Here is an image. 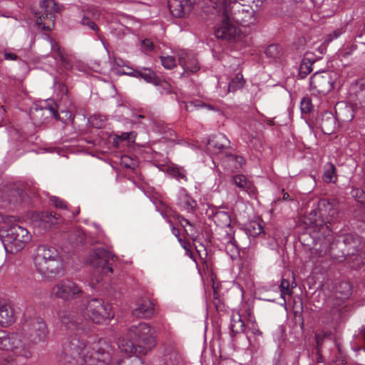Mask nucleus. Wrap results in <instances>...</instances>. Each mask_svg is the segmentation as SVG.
<instances>
[{
  "label": "nucleus",
  "instance_id": "obj_29",
  "mask_svg": "<svg viewBox=\"0 0 365 365\" xmlns=\"http://www.w3.org/2000/svg\"><path fill=\"white\" fill-rule=\"evenodd\" d=\"M118 346L121 352L125 354H135V356H143L139 354L137 349L136 343L133 338H129L128 336L126 338H120L118 341Z\"/></svg>",
  "mask_w": 365,
  "mask_h": 365
},
{
  "label": "nucleus",
  "instance_id": "obj_4",
  "mask_svg": "<svg viewBox=\"0 0 365 365\" xmlns=\"http://www.w3.org/2000/svg\"><path fill=\"white\" fill-rule=\"evenodd\" d=\"M21 334L27 338L29 343L36 344L45 341L48 334V329L43 319L29 318L22 324Z\"/></svg>",
  "mask_w": 365,
  "mask_h": 365
},
{
  "label": "nucleus",
  "instance_id": "obj_53",
  "mask_svg": "<svg viewBox=\"0 0 365 365\" xmlns=\"http://www.w3.org/2000/svg\"><path fill=\"white\" fill-rule=\"evenodd\" d=\"M279 289L282 295H290L292 294V288L290 287L289 281L285 279H282L280 283Z\"/></svg>",
  "mask_w": 365,
  "mask_h": 365
},
{
  "label": "nucleus",
  "instance_id": "obj_43",
  "mask_svg": "<svg viewBox=\"0 0 365 365\" xmlns=\"http://www.w3.org/2000/svg\"><path fill=\"white\" fill-rule=\"evenodd\" d=\"M110 363L111 360L107 364V365H144L141 358L139 356L123 359L119 360L114 364H111Z\"/></svg>",
  "mask_w": 365,
  "mask_h": 365
},
{
  "label": "nucleus",
  "instance_id": "obj_42",
  "mask_svg": "<svg viewBox=\"0 0 365 365\" xmlns=\"http://www.w3.org/2000/svg\"><path fill=\"white\" fill-rule=\"evenodd\" d=\"M168 173L172 177L178 179V180H183L185 181L187 180V176L185 170L182 168H180L178 167H169L167 169Z\"/></svg>",
  "mask_w": 365,
  "mask_h": 365
},
{
  "label": "nucleus",
  "instance_id": "obj_40",
  "mask_svg": "<svg viewBox=\"0 0 365 365\" xmlns=\"http://www.w3.org/2000/svg\"><path fill=\"white\" fill-rule=\"evenodd\" d=\"M180 203L187 211H194L197 207V202L189 195L185 194L180 199Z\"/></svg>",
  "mask_w": 365,
  "mask_h": 365
},
{
  "label": "nucleus",
  "instance_id": "obj_33",
  "mask_svg": "<svg viewBox=\"0 0 365 365\" xmlns=\"http://www.w3.org/2000/svg\"><path fill=\"white\" fill-rule=\"evenodd\" d=\"M345 261L351 269H360L365 266V252L359 250V252H356L350 257H346Z\"/></svg>",
  "mask_w": 365,
  "mask_h": 365
},
{
  "label": "nucleus",
  "instance_id": "obj_28",
  "mask_svg": "<svg viewBox=\"0 0 365 365\" xmlns=\"http://www.w3.org/2000/svg\"><path fill=\"white\" fill-rule=\"evenodd\" d=\"M39 225L44 229H48L51 225H57L62 221L60 215L52 212H42L39 215Z\"/></svg>",
  "mask_w": 365,
  "mask_h": 365
},
{
  "label": "nucleus",
  "instance_id": "obj_24",
  "mask_svg": "<svg viewBox=\"0 0 365 365\" xmlns=\"http://www.w3.org/2000/svg\"><path fill=\"white\" fill-rule=\"evenodd\" d=\"M130 72H122L123 75H128L133 77L142 78L147 83H153L154 85H159L160 80L156 73L148 68H142L140 70H134L129 68Z\"/></svg>",
  "mask_w": 365,
  "mask_h": 365
},
{
  "label": "nucleus",
  "instance_id": "obj_25",
  "mask_svg": "<svg viewBox=\"0 0 365 365\" xmlns=\"http://www.w3.org/2000/svg\"><path fill=\"white\" fill-rule=\"evenodd\" d=\"M168 8L172 16L176 18H182L190 14L192 7L185 5L182 0H168Z\"/></svg>",
  "mask_w": 365,
  "mask_h": 365
},
{
  "label": "nucleus",
  "instance_id": "obj_48",
  "mask_svg": "<svg viewBox=\"0 0 365 365\" xmlns=\"http://www.w3.org/2000/svg\"><path fill=\"white\" fill-rule=\"evenodd\" d=\"M10 336L11 334H9L6 331L0 330V349L6 351L8 350V346H9Z\"/></svg>",
  "mask_w": 365,
  "mask_h": 365
},
{
  "label": "nucleus",
  "instance_id": "obj_18",
  "mask_svg": "<svg viewBox=\"0 0 365 365\" xmlns=\"http://www.w3.org/2000/svg\"><path fill=\"white\" fill-rule=\"evenodd\" d=\"M58 257H60V255L55 247L46 245H41L38 246L36 250L34 257V265L36 267L43 264V263L51 261Z\"/></svg>",
  "mask_w": 365,
  "mask_h": 365
},
{
  "label": "nucleus",
  "instance_id": "obj_34",
  "mask_svg": "<svg viewBox=\"0 0 365 365\" xmlns=\"http://www.w3.org/2000/svg\"><path fill=\"white\" fill-rule=\"evenodd\" d=\"M305 223L316 227H322L324 225V221L321 217V212L319 210V204L317 207L312 210L305 217Z\"/></svg>",
  "mask_w": 365,
  "mask_h": 365
},
{
  "label": "nucleus",
  "instance_id": "obj_5",
  "mask_svg": "<svg viewBox=\"0 0 365 365\" xmlns=\"http://www.w3.org/2000/svg\"><path fill=\"white\" fill-rule=\"evenodd\" d=\"M84 314L93 323L99 324L107 323L113 317L110 305L98 298H92L87 302Z\"/></svg>",
  "mask_w": 365,
  "mask_h": 365
},
{
  "label": "nucleus",
  "instance_id": "obj_20",
  "mask_svg": "<svg viewBox=\"0 0 365 365\" xmlns=\"http://www.w3.org/2000/svg\"><path fill=\"white\" fill-rule=\"evenodd\" d=\"M350 99L363 111H365V81L360 80L351 85Z\"/></svg>",
  "mask_w": 365,
  "mask_h": 365
},
{
  "label": "nucleus",
  "instance_id": "obj_22",
  "mask_svg": "<svg viewBox=\"0 0 365 365\" xmlns=\"http://www.w3.org/2000/svg\"><path fill=\"white\" fill-rule=\"evenodd\" d=\"M24 191L16 184H9L4 187L1 198L9 203H20L23 199Z\"/></svg>",
  "mask_w": 365,
  "mask_h": 365
},
{
  "label": "nucleus",
  "instance_id": "obj_57",
  "mask_svg": "<svg viewBox=\"0 0 365 365\" xmlns=\"http://www.w3.org/2000/svg\"><path fill=\"white\" fill-rule=\"evenodd\" d=\"M121 164L127 168H131L134 169L135 166V162L133 161L131 158H130L128 156L125 155L122 158V163Z\"/></svg>",
  "mask_w": 365,
  "mask_h": 365
},
{
  "label": "nucleus",
  "instance_id": "obj_60",
  "mask_svg": "<svg viewBox=\"0 0 365 365\" xmlns=\"http://www.w3.org/2000/svg\"><path fill=\"white\" fill-rule=\"evenodd\" d=\"M195 249H196V251L198 253L200 257L202 259H203L204 258H205L207 257V254L206 249H205L204 245L200 243L199 245V246H195Z\"/></svg>",
  "mask_w": 365,
  "mask_h": 365
},
{
  "label": "nucleus",
  "instance_id": "obj_46",
  "mask_svg": "<svg viewBox=\"0 0 365 365\" xmlns=\"http://www.w3.org/2000/svg\"><path fill=\"white\" fill-rule=\"evenodd\" d=\"M180 64L185 71L195 73L200 69V66L195 61L190 62L182 61V58H179Z\"/></svg>",
  "mask_w": 365,
  "mask_h": 365
},
{
  "label": "nucleus",
  "instance_id": "obj_64",
  "mask_svg": "<svg viewBox=\"0 0 365 365\" xmlns=\"http://www.w3.org/2000/svg\"><path fill=\"white\" fill-rule=\"evenodd\" d=\"M4 56L6 60L9 61H16L19 59V56L16 54L9 52H4Z\"/></svg>",
  "mask_w": 365,
  "mask_h": 365
},
{
  "label": "nucleus",
  "instance_id": "obj_59",
  "mask_svg": "<svg viewBox=\"0 0 365 365\" xmlns=\"http://www.w3.org/2000/svg\"><path fill=\"white\" fill-rule=\"evenodd\" d=\"M185 231L192 240H195L197 237V231L193 224L191 223Z\"/></svg>",
  "mask_w": 365,
  "mask_h": 365
},
{
  "label": "nucleus",
  "instance_id": "obj_23",
  "mask_svg": "<svg viewBox=\"0 0 365 365\" xmlns=\"http://www.w3.org/2000/svg\"><path fill=\"white\" fill-rule=\"evenodd\" d=\"M232 0H204L202 9L205 13L220 14L226 13L227 7Z\"/></svg>",
  "mask_w": 365,
  "mask_h": 365
},
{
  "label": "nucleus",
  "instance_id": "obj_6",
  "mask_svg": "<svg viewBox=\"0 0 365 365\" xmlns=\"http://www.w3.org/2000/svg\"><path fill=\"white\" fill-rule=\"evenodd\" d=\"M40 9L34 11L38 27L46 31H49L54 25L55 13L58 11V6L53 0H41Z\"/></svg>",
  "mask_w": 365,
  "mask_h": 365
},
{
  "label": "nucleus",
  "instance_id": "obj_58",
  "mask_svg": "<svg viewBox=\"0 0 365 365\" xmlns=\"http://www.w3.org/2000/svg\"><path fill=\"white\" fill-rule=\"evenodd\" d=\"M51 202L53 203L56 207L66 210L67 208L66 203L62 200L61 199L57 197H52L51 199Z\"/></svg>",
  "mask_w": 365,
  "mask_h": 365
},
{
  "label": "nucleus",
  "instance_id": "obj_37",
  "mask_svg": "<svg viewBox=\"0 0 365 365\" xmlns=\"http://www.w3.org/2000/svg\"><path fill=\"white\" fill-rule=\"evenodd\" d=\"M230 329L234 336L244 331L245 323L239 313L232 314Z\"/></svg>",
  "mask_w": 365,
  "mask_h": 365
},
{
  "label": "nucleus",
  "instance_id": "obj_15",
  "mask_svg": "<svg viewBox=\"0 0 365 365\" xmlns=\"http://www.w3.org/2000/svg\"><path fill=\"white\" fill-rule=\"evenodd\" d=\"M22 337V335L19 334H11L9 346H8L7 351H11L16 356L28 359L31 356V352L29 344L24 341Z\"/></svg>",
  "mask_w": 365,
  "mask_h": 365
},
{
  "label": "nucleus",
  "instance_id": "obj_14",
  "mask_svg": "<svg viewBox=\"0 0 365 365\" xmlns=\"http://www.w3.org/2000/svg\"><path fill=\"white\" fill-rule=\"evenodd\" d=\"M36 269L39 274L46 278L56 279L64 275V267L61 256L36 266Z\"/></svg>",
  "mask_w": 365,
  "mask_h": 365
},
{
  "label": "nucleus",
  "instance_id": "obj_2",
  "mask_svg": "<svg viewBox=\"0 0 365 365\" xmlns=\"http://www.w3.org/2000/svg\"><path fill=\"white\" fill-rule=\"evenodd\" d=\"M0 237L7 253L14 254L21 251L31 240L29 231L16 224L9 227H3Z\"/></svg>",
  "mask_w": 365,
  "mask_h": 365
},
{
  "label": "nucleus",
  "instance_id": "obj_45",
  "mask_svg": "<svg viewBox=\"0 0 365 365\" xmlns=\"http://www.w3.org/2000/svg\"><path fill=\"white\" fill-rule=\"evenodd\" d=\"M89 120L93 127L102 128L106 125V118L100 114H94L91 116Z\"/></svg>",
  "mask_w": 365,
  "mask_h": 365
},
{
  "label": "nucleus",
  "instance_id": "obj_38",
  "mask_svg": "<svg viewBox=\"0 0 365 365\" xmlns=\"http://www.w3.org/2000/svg\"><path fill=\"white\" fill-rule=\"evenodd\" d=\"M336 168L332 163H328L325 166V171L322 176L324 182H335L336 180Z\"/></svg>",
  "mask_w": 365,
  "mask_h": 365
},
{
  "label": "nucleus",
  "instance_id": "obj_36",
  "mask_svg": "<svg viewBox=\"0 0 365 365\" xmlns=\"http://www.w3.org/2000/svg\"><path fill=\"white\" fill-rule=\"evenodd\" d=\"M232 182L240 190L251 192L253 191V184L244 175H236L232 177Z\"/></svg>",
  "mask_w": 365,
  "mask_h": 365
},
{
  "label": "nucleus",
  "instance_id": "obj_49",
  "mask_svg": "<svg viewBox=\"0 0 365 365\" xmlns=\"http://www.w3.org/2000/svg\"><path fill=\"white\" fill-rule=\"evenodd\" d=\"M81 24L83 26H86L89 29L94 31L96 34L100 31L99 27L96 25V24L93 21V19L88 18L85 15H83L82 19L81 20Z\"/></svg>",
  "mask_w": 365,
  "mask_h": 365
},
{
  "label": "nucleus",
  "instance_id": "obj_35",
  "mask_svg": "<svg viewBox=\"0 0 365 365\" xmlns=\"http://www.w3.org/2000/svg\"><path fill=\"white\" fill-rule=\"evenodd\" d=\"M335 109L337 118L344 122H349L354 117V110L350 106L337 105Z\"/></svg>",
  "mask_w": 365,
  "mask_h": 365
},
{
  "label": "nucleus",
  "instance_id": "obj_50",
  "mask_svg": "<svg viewBox=\"0 0 365 365\" xmlns=\"http://www.w3.org/2000/svg\"><path fill=\"white\" fill-rule=\"evenodd\" d=\"M56 107V103H52L51 104H48L44 108V110L48 111L51 115L56 120L64 122V120L61 118Z\"/></svg>",
  "mask_w": 365,
  "mask_h": 365
},
{
  "label": "nucleus",
  "instance_id": "obj_39",
  "mask_svg": "<svg viewBox=\"0 0 365 365\" xmlns=\"http://www.w3.org/2000/svg\"><path fill=\"white\" fill-rule=\"evenodd\" d=\"M266 56L273 59L281 58L283 54L282 48L279 44H271L264 51Z\"/></svg>",
  "mask_w": 365,
  "mask_h": 365
},
{
  "label": "nucleus",
  "instance_id": "obj_19",
  "mask_svg": "<svg viewBox=\"0 0 365 365\" xmlns=\"http://www.w3.org/2000/svg\"><path fill=\"white\" fill-rule=\"evenodd\" d=\"M317 126L326 135L333 133L336 128V118L331 111H324L317 118Z\"/></svg>",
  "mask_w": 365,
  "mask_h": 365
},
{
  "label": "nucleus",
  "instance_id": "obj_13",
  "mask_svg": "<svg viewBox=\"0 0 365 365\" xmlns=\"http://www.w3.org/2000/svg\"><path fill=\"white\" fill-rule=\"evenodd\" d=\"M222 17L220 23L216 26L215 36L222 40L233 41L239 35L240 30L230 21L226 15L217 14Z\"/></svg>",
  "mask_w": 365,
  "mask_h": 365
},
{
  "label": "nucleus",
  "instance_id": "obj_12",
  "mask_svg": "<svg viewBox=\"0 0 365 365\" xmlns=\"http://www.w3.org/2000/svg\"><path fill=\"white\" fill-rule=\"evenodd\" d=\"M318 204L321 217L323 218L324 225L331 224L337 219L340 208V202L337 199H321Z\"/></svg>",
  "mask_w": 365,
  "mask_h": 365
},
{
  "label": "nucleus",
  "instance_id": "obj_47",
  "mask_svg": "<svg viewBox=\"0 0 365 365\" xmlns=\"http://www.w3.org/2000/svg\"><path fill=\"white\" fill-rule=\"evenodd\" d=\"M83 15L88 16L93 20L97 19L100 17L101 12L99 10L93 6H90L87 7L86 9L82 10Z\"/></svg>",
  "mask_w": 365,
  "mask_h": 365
},
{
  "label": "nucleus",
  "instance_id": "obj_26",
  "mask_svg": "<svg viewBox=\"0 0 365 365\" xmlns=\"http://www.w3.org/2000/svg\"><path fill=\"white\" fill-rule=\"evenodd\" d=\"M230 145V140L225 135L220 133L212 135L207 141V149L217 153Z\"/></svg>",
  "mask_w": 365,
  "mask_h": 365
},
{
  "label": "nucleus",
  "instance_id": "obj_17",
  "mask_svg": "<svg viewBox=\"0 0 365 365\" xmlns=\"http://www.w3.org/2000/svg\"><path fill=\"white\" fill-rule=\"evenodd\" d=\"M339 56L344 58L359 61L365 58V43H348L339 51Z\"/></svg>",
  "mask_w": 365,
  "mask_h": 365
},
{
  "label": "nucleus",
  "instance_id": "obj_54",
  "mask_svg": "<svg viewBox=\"0 0 365 365\" xmlns=\"http://www.w3.org/2000/svg\"><path fill=\"white\" fill-rule=\"evenodd\" d=\"M58 58L61 62L62 66L66 70H70L72 68L73 63L68 55L64 53L63 54H61L60 56H58Z\"/></svg>",
  "mask_w": 365,
  "mask_h": 365
},
{
  "label": "nucleus",
  "instance_id": "obj_52",
  "mask_svg": "<svg viewBox=\"0 0 365 365\" xmlns=\"http://www.w3.org/2000/svg\"><path fill=\"white\" fill-rule=\"evenodd\" d=\"M313 109L312 101L308 97H304L301 101V110L302 113H309Z\"/></svg>",
  "mask_w": 365,
  "mask_h": 365
},
{
  "label": "nucleus",
  "instance_id": "obj_63",
  "mask_svg": "<svg viewBox=\"0 0 365 365\" xmlns=\"http://www.w3.org/2000/svg\"><path fill=\"white\" fill-rule=\"evenodd\" d=\"M52 51L56 54L55 58H58L61 54L64 53V51L61 50V47L56 43L52 45Z\"/></svg>",
  "mask_w": 365,
  "mask_h": 365
},
{
  "label": "nucleus",
  "instance_id": "obj_11",
  "mask_svg": "<svg viewBox=\"0 0 365 365\" xmlns=\"http://www.w3.org/2000/svg\"><path fill=\"white\" fill-rule=\"evenodd\" d=\"M207 213L208 217H212L215 223L218 226L222 227H227L228 228V230H226V236L224 240L228 245H230L237 248V241L234 237L235 232L232 227H230L231 219L229 214L225 211H215L214 210H210Z\"/></svg>",
  "mask_w": 365,
  "mask_h": 365
},
{
  "label": "nucleus",
  "instance_id": "obj_44",
  "mask_svg": "<svg viewBox=\"0 0 365 365\" xmlns=\"http://www.w3.org/2000/svg\"><path fill=\"white\" fill-rule=\"evenodd\" d=\"M247 232L252 237H257L263 232V227L259 222H250L247 228Z\"/></svg>",
  "mask_w": 365,
  "mask_h": 365
},
{
  "label": "nucleus",
  "instance_id": "obj_62",
  "mask_svg": "<svg viewBox=\"0 0 365 365\" xmlns=\"http://www.w3.org/2000/svg\"><path fill=\"white\" fill-rule=\"evenodd\" d=\"M342 32L343 31L341 29H336L332 33L327 36V41H332L335 38H337L339 36H341Z\"/></svg>",
  "mask_w": 365,
  "mask_h": 365
},
{
  "label": "nucleus",
  "instance_id": "obj_41",
  "mask_svg": "<svg viewBox=\"0 0 365 365\" xmlns=\"http://www.w3.org/2000/svg\"><path fill=\"white\" fill-rule=\"evenodd\" d=\"M245 83V81L241 73H237L236 76L230 82L228 85L229 92H235L237 89L242 88Z\"/></svg>",
  "mask_w": 365,
  "mask_h": 365
},
{
  "label": "nucleus",
  "instance_id": "obj_16",
  "mask_svg": "<svg viewBox=\"0 0 365 365\" xmlns=\"http://www.w3.org/2000/svg\"><path fill=\"white\" fill-rule=\"evenodd\" d=\"M93 357L94 356H90L89 359H81L63 347L56 355V359L59 365H96V361Z\"/></svg>",
  "mask_w": 365,
  "mask_h": 365
},
{
  "label": "nucleus",
  "instance_id": "obj_8",
  "mask_svg": "<svg viewBox=\"0 0 365 365\" xmlns=\"http://www.w3.org/2000/svg\"><path fill=\"white\" fill-rule=\"evenodd\" d=\"M336 75L329 71L315 72L310 78L309 88L313 93L327 95L334 88Z\"/></svg>",
  "mask_w": 365,
  "mask_h": 365
},
{
  "label": "nucleus",
  "instance_id": "obj_1",
  "mask_svg": "<svg viewBox=\"0 0 365 365\" xmlns=\"http://www.w3.org/2000/svg\"><path fill=\"white\" fill-rule=\"evenodd\" d=\"M361 240L353 234H345L336 240L327 237L323 247L316 248L319 250V255L329 253V255L338 262H343L346 257L356 253L360 250Z\"/></svg>",
  "mask_w": 365,
  "mask_h": 365
},
{
  "label": "nucleus",
  "instance_id": "obj_56",
  "mask_svg": "<svg viewBox=\"0 0 365 365\" xmlns=\"http://www.w3.org/2000/svg\"><path fill=\"white\" fill-rule=\"evenodd\" d=\"M142 51L145 53L152 51L154 49L153 43L148 38L141 41Z\"/></svg>",
  "mask_w": 365,
  "mask_h": 365
},
{
  "label": "nucleus",
  "instance_id": "obj_3",
  "mask_svg": "<svg viewBox=\"0 0 365 365\" xmlns=\"http://www.w3.org/2000/svg\"><path fill=\"white\" fill-rule=\"evenodd\" d=\"M127 335L135 341L139 354L145 355L156 344L155 337L151 334L150 326L145 322L131 326Z\"/></svg>",
  "mask_w": 365,
  "mask_h": 365
},
{
  "label": "nucleus",
  "instance_id": "obj_31",
  "mask_svg": "<svg viewBox=\"0 0 365 365\" xmlns=\"http://www.w3.org/2000/svg\"><path fill=\"white\" fill-rule=\"evenodd\" d=\"M14 322V317L12 308L0 301V325L6 327L11 324Z\"/></svg>",
  "mask_w": 365,
  "mask_h": 365
},
{
  "label": "nucleus",
  "instance_id": "obj_7",
  "mask_svg": "<svg viewBox=\"0 0 365 365\" xmlns=\"http://www.w3.org/2000/svg\"><path fill=\"white\" fill-rule=\"evenodd\" d=\"M51 294L63 302H70L83 297L84 292L76 282L69 279H62L51 288Z\"/></svg>",
  "mask_w": 365,
  "mask_h": 365
},
{
  "label": "nucleus",
  "instance_id": "obj_21",
  "mask_svg": "<svg viewBox=\"0 0 365 365\" xmlns=\"http://www.w3.org/2000/svg\"><path fill=\"white\" fill-rule=\"evenodd\" d=\"M132 314L138 318L150 319L155 314L154 303L148 298L140 299L137 304V307L133 310Z\"/></svg>",
  "mask_w": 365,
  "mask_h": 365
},
{
  "label": "nucleus",
  "instance_id": "obj_9",
  "mask_svg": "<svg viewBox=\"0 0 365 365\" xmlns=\"http://www.w3.org/2000/svg\"><path fill=\"white\" fill-rule=\"evenodd\" d=\"M116 259L117 256L111 252L103 247H97L90 253L87 262L93 267L101 268L105 274L113 273V264Z\"/></svg>",
  "mask_w": 365,
  "mask_h": 365
},
{
  "label": "nucleus",
  "instance_id": "obj_55",
  "mask_svg": "<svg viewBox=\"0 0 365 365\" xmlns=\"http://www.w3.org/2000/svg\"><path fill=\"white\" fill-rule=\"evenodd\" d=\"M202 107H207L209 109L212 108L211 106H207L206 104L202 103L200 101H191L189 104L185 106V109L188 112L194 111L195 108H202Z\"/></svg>",
  "mask_w": 365,
  "mask_h": 365
},
{
  "label": "nucleus",
  "instance_id": "obj_32",
  "mask_svg": "<svg viewBox=\"0 0 365 365\" xmlns=\"http://www.w3.org/2000/svg\"><path fill=\"white\" fill-rule=\"evenodd\" d=\"M306 54L300 63L298 72V78L300 79L305 78L313 71L312 66L315 60Z\"/></svg>",
  "mask_w": 365,
  "mask_h": 365
},
{
  "label": "nucleus",
  "instance_id": "obj_27",
  "mask_svg": "<svg viewBox=\"0 0 365 365\" xmlns=\"http://www.w3.org/2000/svg\"><path fill=\"white\" fill-rule=\"evenodd\" d=\"M58 317L61 322V324L67 329L71 331L78 330L80 329L79 324L76 320L75 315L68 310H60L58 312Z\"/></svg>",
  "mask_w": 365,
  "mask_h": 365
},
{
  "label": "nucleus",
  "instance_id": "obj_61",
  "mask_svg": "<svg viewBox=\"0 0 365 365\" xmlns=\"http://www.w3.org/2000/svg\"><path fill=\"white\" fill-rule=\"evenodd\" d=\"M169 356V360L173 364H178L180 359V355L175 351H172Z\"/></svg>",
  "mask_w": 365,
  "mask_h": 365
},
{
  "label": "nucleus",
  "instance_id": "obj_10",
  "mask_svg": "<svg viewBox=\"0 0 365 365\" xmlns=\"http://www.w3.org/2000/svg\"><path fill=\"white\" fill-rule=\"evenodd\" d=\"M226 13L220 14L226 15L237 24L245 26L250 23L253 18V10L245 7V5L238 2H233L226 8Z\"/></svg>",
  "mask_w": 365,
  "mask_h": 365
},
{
  "label": "nucleus",
  "instance_id": "obj_30",
  "mask_svg": "<svg viewBox=\"0 0 365 365\" xmlns=\"http://www.w3.org/2000/svg\"><path fill=\"white\" fill-rule=\"evenodd\" d=\"M334 294L336 299L341 301L346 299L351 294V284L346 281H340L335 284Z\"/></svg>",
  "mask_w": 365,
  "mask_h": 365
},
{
  "label": "nucleus",
  "instance_id": "obj_51",
  "mask_svg": "<svg viewBox=\"0 0 365 365\" xmlns=\"http://www.w3.org/2000/svg\"><path fill=\"white\" fill-rule=\"evenodd\" d=\"M160 60L163 66L168 69H171L176 66V61L174 56H160Z\"/></svg>",
  "mask_w": 365,
  "mask_h": 365
}]
</instances>
